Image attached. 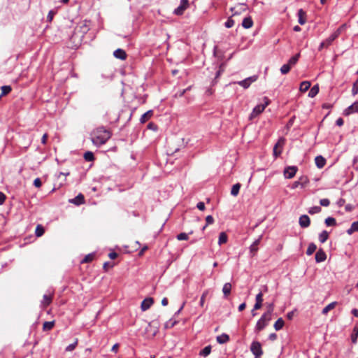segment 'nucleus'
I'll use <instances>...</instances> for the list:
<instances>
[{"instance_id": "6e6d98bb", "label": "nucleus", "mask_w": 358, "mask_h": 358, "mask_svg": "<svg viewBox=\"0 0 358 358\" xmlns=\"http://www.w3.org/2000/svg\"><path fill=\"white\" fill-rule=\"evenodd\" d=\"M320 204L322 206L327 207L330 204V201L328 199H320Z\"/></svg>"}, {"instance_id": "72a5a7b5", "label": "nucleus", "mask_w": 358, "mask_h": 358, "mask_svg": "<svg viewBox=\"0 0 358 358\" xmlns=\"http://www.w3.org/2000/svg\"><path fill=\"white\" fill-rule=\"evenodd\" d=\"M310 87V83L309 81H303L301 85L299 90L301 92H306Z\"/></svg>"}, {"instance_id": "052dcab7", "label": "nucleus", "mask_w": 358, "mask_h": 358, "mask_svg": "<svg viewBox=\"0 0 358 358\" xmlns=\"http://www.w3.org/2000/svg\"><path fill=\"white\" fill-rule=\"evenodd\" d=\"M255 301L262 302L263 301V294L262 292H259L256 295Z\"/></svg>"}, {"instance_id": "37998d69", "label": "nucleus", "mask_w": 358, "mask_h": 358, "mask_svg": "<svg viewBox=\"0 0 358 358\" xmlns=\"http://www.w3.org/2000/svg\"><path fill=\"white\" fill-rule=\"evenodd\" d=\"M324 222L327 226H336V219L332 217H328L327 218H326Z\"/></svg>"}, {"instance_id": "338daca9", "label": "nucleus", "mask_w": 358, "mask_h": 358, "mask_svg": "<svg viewBox=\"0 0 358 358\" xmlns=\"http://www.w3.org/2000/svg\"><path fill=\"white\" fill-rule=\"evenodd\" d=\"M48 137V134L45 133L43 134V136H42V138H41V143L43 144H44V145L46 144Z\"/></svg>"}, {"instance_id": "b1692460", "label": "nucleus", "mask_w": 358, "mask_h": 358, "mask_svg": "<svg viewBox=\"0 0 358 358\" xmlns=\"http://www.w3.org/2000/svg\"><path fill=\"white\" fill-rule=\"evenodd\" d=\"M153 115V111L152 110H148L146 113H145L140 119V121L141 123H145L148 120H150L152 116Z\"/></svg>"}, {"instance_id": "5701e85b", "label": "nucleus", "mask_w": 358, "mask_h": 358, "mask_svg": "<svg viewBox=\"0 0 358 358\" xmlns=\"http://www.w3.org/2000/svg\"><path fill=\"white\" fill-rule=\"evenodd\" d=\"M337 305V302L336 301H334V302H331L329 304H328L327 306H325L322 310V313L323 315H327V313L333 310Z\"/></svg>"}, {"instance_id": "0eeeda50", "label": "nucleus", "mask_w": 358, "mask_h": 358, "mask_svg": "<svg viewBox=\"0 0 358 358\" xmlns=\"http://www.w3.org/2000/svg\"><path fill=\"white\" fill-rule=\"evenodd\" d=\"M297 171L298 168L296 166H287L284 170V176L285 178L291 179L296 175Z\"/></svg>"}, {"instance_id": "2eb2a0df", "label": "nucleus", "mask_w": 358, "mask_h": 358, "mask_svg": "<svg viewBox=\"0 0 358 358\" xmlns=\"http://www.w3.org/2000/svg\"><path fill=\"white\" fill-rule=\"evenodd\" d=\"M69 202L76 206H79L85 203V197L81 193H80L75 198L69 199Z\"/></svg>"}, {"instance_id": "c9c22d12", "label": "nucleus", "mask_w": 358, "mask_h": 358, "mask_svg": "<svg viewBox=\"0 0 358 358\" xmlns=\"http://www.w3.org/2000/svg\"><path fill=\"white\" fill-rule=\"evenodd\" d=\"M54 325H55L54 321L45 322L43 325V331H50L54 327Z\"/></svg>"}, {"instance_id": "774afa93", "label": "nucleus", "mask_w": 358, "mask_h": 358, "mask_svg": "<svg viewBox=\"0 0 358 358\" xmlns=\"http://www.w3.org/2000/svg\"><path fill=\"white\" fill-rule=\"evenodd\" d=\"M108 257L111 259H115L117 257V254L115 252H110Z\"/></svg>"}, {"instance_id": "f704fd0d", "label": "nucleus", "mask_w": 358, "mask_h": 358, "mask_svg": "<svg viewBox=\"0 0 358 358\" xmlns=\"http://www.w3.org/2000/svg\"><path fill=\"white\" fill-rule=\"evenodd\" d=\"M227 236L226 233L221 232L219 235L218 244L220 245L226 243L227 242Z\"/></svg>"}, {"instance_id": "0e129e2a", "label": "nucleus", "mask_w": 358, "mask_h": 358, "mask_svg": "<svg viewBox=\"0 0 358 358\" xmlns=\"http://www.w3.org/2000/svg\"><path fill=\"white\" fill-rule=\"evenodd\" d=\"M196 207L199 210H203L205 209V204L203 202H199Z\"/></svg>"}, {"instance_id": "4d7b16f0", "label": "nucleus", "mask_w": 358, "mask_h": 358, "mask_svg": "<svg viewBox=\"0 0 358 358\" xmlns=\"http://www.w3.org/2000/svg\"><path fill=\"white\" fill-rule=\"evenodd\" d=\"M177 323L176 321H173L172 320H170L169 322H167L165 324V327L166 328H171L173 327H174L176 325V324Z\"/></svg>"}, {"instance_id": "f03ea898", "label": "nucleus", "mask_w": 358, "mask_h": 358, "mask_svg": "<svg viewBox=\"0 0 358 358\" xmlns=\"http://www.w3.org/2000/svg\"><path fill=\"white\" fill-rule=\"evenodd\" d=\"M269 103H270V100L268 99V98L266 96L264 97V103L258 104L253 108V110L250 115V118L252 119V118H255L257 116H258L260 113H262L266 107Z\"/></svg>"}, {"instance_id": "69168bd1", "label": "nucleus", "mask_w": 358, "mask_h": 358, "mask_svg": "<svg viewBox=\"0 0 358 358\" xmlns=\"http://www.w3.org/2000/svg\"><path fill=\"white\" fill-rule=\"evenodd\" d=\"M5 200L6 195L3 192H0V205H2L4 203Z\"/></svg>"}, {"instance_id": "7c9ffc66", "label": "nucleus", "mask_w": 358, "mask_h": 358, "mask_svg": "<svg viewBox=\"0 0 358 358\" xmlns=\"http://www.w3.org/2000/svg\"><path fill=\"white\" fill-rule=\"evenodd\" d=\"M328 238H329V233L325 230L322 231L319 234V241L322 243H324V242H326L327 241Z\"/></svg>"}, {"instance_id": "473e14b6", "label": "nucleus", "mask_w": 358, "mask_h": 358, "mask_svg": "<svg viewBox=\"0 0 358 358\" xmlns=\"http://www.w3.org/2000/svg\"><path fill=\"white\" fill-rule=\"evenodd\" d=\"M284 324H285V322H284V320H282V318H279L275 322L273 327L276 331H279L281 329H282Z\"/></svg>"}, {"instance_id": "dca6fc26", "label": "nucleus", "mask_w": 358, "mask_h": 358, "mask_svg": "<svg viewBox=\"0 0 358 358\" xmlns=\"http://www.w3.org/2000/svg\"><path fill=\"white\" fill-rule=\"evenodd\" d=\"M284 144V139L283 138H280L278 143L274 145L273 147V155L275 157H278L281 152H282V150H278V147H282V145Z\"/></svg>"}, {"instance_id": "a19ab883", "label": "nucleus", "mask_w": 358, "mask_h": 358, "mask_svg": "<svg viewBox=\"0 0 358 358\" xmlns=\"http://www.w3.org/2000/svg\"><path fill=\"white\" fill-rule=\"evenodd\" d=\"M267 310L264 313V314L271 317L272 313L274 310V304L273 303H266Z\"/></svg>"}, {"instance_id": "2f4dec72", "label": "nucleus", "mask_w": 358, "mask_h": 358, "mask_svg": "<svg viewBox=\"0 0 358 358\" xmlns=\"http://www.w3.org/2000/svg\"><path fill=\"white\" fill-rule=\"evenodd\" d=\"M317 250V246L315 243H311L308 245V247L306 250V255L310 256L313 255Z\"/></svg>"}, {"instance_id": "393cba45", "label": "nucleus", "mask_w": 358, "mask_h": 358, "mask_svg": "<svg viewBox=\"0 0 358 358\" xmlns=\"http://www.w3.org/2000/svg\"><path fill=\"white\" fill-rule=\"evenodd\" d=\"M300 57V53H297L295 55L292 56L287 63L291 68L294 66L297 62L299 61V59Z\"/></svg>"}, {"instance_id": "bb28decb", "label": "nucleus", "mask_w": 358, "mask_h": 358, "mask_svg": "<svg viewBox=\"0 0 358 358\" xmlns=\"http://www.w3.org/2000/svg\"><path fill=\"white\" fill-rule=\"evenodd\" d=\"M343 29V26L340 27L338 29H337L329 38V41L333 42L336 38L338 37V36L341 34V31Z\"/></svg>"}, {"instance_id": "a18cd8bd", "label": "nucleus", "mask_w": 358, "mask_h": 358, "mask_svg": "<svg viewBox=\"0 0 358 358\" xmlns=\"http://www.w3.org/2000/svg\"><path fill=\"white\" fill-rule=\"evenodd\" d=\"M1 96H5L10 92L11 87L9 85H3L1 87Z\"/></svg>"}, {"instance_id": "c756f323", "label": "nucleus", "mask_w": 358, "mask_h": 358, "mask_svg": "<svg viewBox=\"0 0 358 358\" xmlns=\"http://www.w3.org/2000/svg\"><path fill=\"white\" fill-rule=\"evenodd\" d=\"M241 187V185L240 183H236L234 185L231 189V194L234 196H236L239 193Z\"/></svg>"}, {"instance_id": "20e7f679", "label": "nucleus", "mask_w": 358, "mask_h": 358, "mask_svg": "<svg viewBox=\"0 0 358 358\" xmlns=\"http://www.w3.org/2000/svg\"><path fill=\"white\" fill-rule=\"evenodd\" d=\"M250 351L255 358H261L263 355L262 345L259 341H253L250 345Z\"/></svg>"}, {"instance_id": "423d86ee", "label": "nucleus", "mask_w": 358, "mask_h": 358, "mask_svg": "<svg viewBox=\"0 0 358 358\" xmlns=\"http://www.w3.org/2000/svg\"><path fill=\"white\" fill-rule=\"evenodd\" d=\"M309 183V179L306 176H301L298 180L293 182L292 185V189H296L298 187H301L302 188L305 187Z\"/></svg>"}, {"instance_id": "9b49d317", "label": "nucleus", "mask_w": 358, "mask_h": 358, "mask_svg": "<svg viewBox=\"0 0 358 358\" xmlns=\"http://www.w3.org/2000/svg\"><path fill=\"white\" fill-rule=\"evenodd\" d=\"M299 224L301 228H307L310 224V217L307 215H302L299 219Z\"/></svg>"}, {"instance_id": "6e6552de", "label": "nucleus", "mask_w": 358, "mask_h": 358, "mask_svg": "<svg viewBox=\"0 0 358 358\" xmlns=\"http://www.w3.org/2000/svg\"><path fill=\"white\" fill-rule=\"evenodd\" d=\"M188 0H180L179 6L174 10L173 13L177 15H182L184 11L188 8Z\"/></svg>"}, {"instance_id": "a878e982", "label": "nucleus", "mask_w": 358, "mask_h": 358, "mask_svg": "<svg viewBox=\"0 0 358 358\" xmlns=\"http://www.w3.org/2000/svg\"><path fill=\"white\" fill-rule=\"evenodd\" d=\"M298 21L300 24H303L306 23V13L302 9H299L298 10Z\"/></svg>"}, {"instance_id": "a211bd4d", "label": "nucleus", "mask_w": 358, "mask_h": 358, "mask_svg": "<svg viewBox=\"0 0 358 358\" xmlns=\"http://www.w3.org/2000/svg\"><path fill=\"white\" fill-rule=\"evenodd\" d=\"M315 162L317 168L322 169L326 164V159L321 155H318L315 158Z\"/></svg>"}, {"instance_id": "c85d7f7f", "label": "nucleus", "mask_w": 358, "mask_h": 358, "mask_svg": "<svg viewBox=\"0 0 358 358\" xmlns=\"http://www.w3.org/2000/svg\"><path fill=\"white\" fill-rule=\"evenodd\" d=\"M358 338V325H356L352 331V333L351 334V341L352 343L355 344L357 341Z\"/></svg>"}, {"instance_id": "7ed1b4c3", "label": "nucleus", "mask_w": 358, "mask_h": 358, "mask_svg": "<svg viewBox=\"0 0 358 358\" xmlns=\"http://www.w3.org/2000/svg\"><path fill=\"white\" fill-rule=\"evenodd\" d=\"M271 320V317L264 313L260 319L257 321L255 326V330L257 331L263 330L268 325Z\"/></svg>"}, {"instance_id": "ea45409f", "label": "nucleus", "mask_w": 358, "mask_h": 358, "mask_svg": "<svg viewBox=\"0 0 358 358\" xmlns=\"http://www.w3.org/2000/svg\"><path fill=\"white\" fill-rule=\"evenodd\" d=\"M94 257H95V255L94 253H90V254H88L87 255L84 259L81 261V263L82 264H84V263H89V262H91L93 261V259H94Z\"/></svg>"}, {"instance_id": "f8f14e48", "label": "nucleus", "mask_w": 358, "mask_h": 358, "mask_svg": "<svg viewBox=\"0 0 358 358\" xmlns=\"http://www.w3.org/2000/svg\"><path fill=\"white\" fill-rule=\"evenodd\" d=\"M153 303H154V300L152 298L148 297V298L145 299L141 303V310L143 311H145V310H148L151 307V306L153 304Z\"/></svg>"}, {"instance_id": "58836bf2", "label": "nucleus", "mask_w": 358, "mask_h": 358, "mask_svg": "<svg viewBox=\"0 0 358 358\" xmlns=\"http://www.w3.org/2000/svg\"><path fill=\"white\" fill-rule=\"evenodd\" d=\"M318 92H319V87L317 85H315L309 91L308 96L313 98V97L315 96L318 94Z\"/></svg>"}, {"instance_id": "bf43d9fd", "label": "nucleus", "mask_w": 358, "mask_h": 358, "mask_svg": "<svg viewBox=\"0 0 358 358\" xmlns=\"http://www.w3.org/2000/svg\"><path fill=\"white\" fill-rule=\"evenodd\" d=\"M55 14V12L54 10H50L48 14V16H47L48 21L51 22L53 19Z\"/></svg>"}, {"instance_id": "8fccbe9b", "label": "nucleus", "mask_w": 358, "mask_h": 358, "mask_svg": "<svg viewBox=\"0 0 358 358\" xmlns=\"http://www.w3.org/2000/svg\"><path fill=\"white\" fill-rule=\"evenodd\" d=\"M234 20L231 17H229L228 20L225 22L224 26L227 28H231L234 25Z\"/></svg>"}, {"instance_id": "4c0bfd02", "label": "nucleus", "mask_w": 358, "mask_h": 358, "mask_svg": "<svg viewBox=\"0 0 358 358\" xmlns=\"http://www.w3.org/2000/svg\"><path fill=\"white\" fill-rule=\"evenodd\" d=\"M45 232V229H44V227L41 225V224H38L36 226V230H35V234L37 237H40L41 236L43 235Z\"/></svg>"}, {"instance_id": "49530a36", "label": "nucleus", "mask_w": 358, "mask_h": 358, "mask_svg": "<svg viewBox=\"0 0 358 358\" xmlns=\"http://www.w3.org/2000/svg\"><path fill=\"white\" fill-rule=\"evenodd\" d=\"M292 68L287 64H283L280 68V72L282 74L285 75L288 73Z\"/></svg>"}, {"instance_id": "ddd939ff", "label": "nucleus", "mask_w": 358, "mask_h": 358, "mask_svg": "<svg viewBox=\"0 0 358 358\" xmlns=\"http://www.w3.org/2000/svg\"><path fill=\"white\" fill-rule=\"evenodd\" d=\"M327 259V255L322 249H319L315 254V261L317 263L322 262Z\"/></svg>"}, {"instance_id": "13d9d810", "label": "nucleus", "mask_w": 358, "mask_h": 358, "mask_svg": "<svg viewBox=\"0 0 358 358\" xmlns=\"http://www.w3.org/2000/svg\"><path fill=\"white\" fill-rule=\"evenodd\" d=\"M34 185L36 187H41V185H42V182L41 180V179L39 178H36L34 180Z\"/></svg>"}, {"instance_id": "4be33fe9", "label": "nucleus", "mask_w": 358, "mask_h": 358, "mask_svg": "<svg viewBox=\"0 0 358 358\" xmlns=\"http://www.w3.org/2000/svg\"><path fill=\"white\" fill-rule=\"evenodd\" d=\"M231 291V285L229 282H227L222 287V292L224 298H227Z\"/></svg>"}, {"instance_id": "5fc2aeb1", "label": "nucleus", "mask_w": 358, "mask_h": 358, "mask_svg": "<svg viewBox=\"0 0 358 358\" xmlns=\"http://www.w3.org/2000/svg\"><path fill=\"white\" fill-rule=\"evenodd\" d=\"M77 345H78V340L76 339L73 343L69 345L66 348V351H68V352L73 351L76 348Z\"/></svg>"}, {"instance_id": "6ab92c4d", "label": "nucleus", "mask_w": 358, "mask_h": 358, "mask_svg": "<svg viewBox=\"0 0 358 358\" xmlns=\"http://www.w3.org/2000/svg\"><path fill=\"white\" fill-rule=\"evenodd\" d=\"M216 341L220 344H224L229 341V336L227 334L224 333L220 336H217L216 338Z\"/></svg>"}, {"instance_id": "680f3d73", "label": "nucleus", "mask_w": 358, "mask_h": 358, "mask_svg": "<svg viewBox=\"0 0 358 358\" xmlns=\"http://www.w3.org/2000/svg\"><path fill=\"white\" fill-rule=\"evenodd\" d=\"M148 128L150 129H152L153 131L157 130V126L155 123H153V122H150L148 124Z\"/></svg>"}, {"instance_id": "de8ad7c7", "label": "nucleus", "mask_w": 358, "mask_h": 358, "mask_svg": "<svg viewBox=\"0 0 358 358\" xmlns=\"http://www.w3.org/2000/svg\"><path fill=\"white\" fill-rule=\"evenodd\" d=\"M331 43H332V42L329 41V39H328V38H327L325 41H322L320 43V46H319V50H321L324 48L329 47V45H331Z\"/></svg>"}, {"instance_id": "603ef678", "label": "nucleus", "mask_w": 358, "mask_h": 358, "mask_svg": "<svg viewBox=\"0 0 358 358\" xmlns=\"http://www.w3.org/2000/svg\"><path fill=\"white\" fill-rule=\"evenodd\" d=\"M206 224L203 227V230H204L206 229L207 225L211 224L213 223L214 219H213V216L212 215H208L206 217Z\"/></svg>"}, {"instance_id": "e2e57ef3", "label": "nucleus", "mask_w": 358, "mask_h": 358, "mask_svg": "<svg viewBox=\"0 0 358 358\" xmlns=\"http://www.w3.org/2000/svg\"><path fill=\"white\" fill-rule=\"evenodd\" d=\"M262 302L255 301L253 308H254V310H259L262 308Z\"/></svg>"}, {"instance_id": "cd10ccee", "label": "nucleus", "mask_w": 358, "mask_h": 358, "mask_svg": "<svg viewBox=\"0 0 358 358\" xmlns=\"http://www.w3.org/2000/svg\"><path fill=\"white\" fill-rule=\"evenodd\" d=\"M356 231H358V221L352 223L350 227L347 230V233L349 235H351Z\"/></svg>"}, {"instance_id": "1a4fd4ad", "label": "nucleus", "mask_w": 358, "mask_h": 358, "mask_svg": "<svg viewBox=\"0 0 358 358\" xmlns=\"http://www.w3.org/2000/svg\"><path fill=\"white\" fill-rule=\"evenodd\" d=\"M257 76H252L238 82V84L243 87L244 89H247L250 87L252 83L255 82L257 80Z\"/></svg>"}, {"instance_id": "864d4df0", "label": "nucleus", "mask_w": 358, "mask_h": 358, "mask_svg": "<svg viewBox=\"0 0 358 358\" xmlns=\"http://www.w3.org/2000/svg\"><path fill=\"white\" fill-rule=\"evenodd\" d=\"M358 93V79L354 83L352 89V94L353 96H355Z\"/></svg>"}, {"instance_id": "aec40b11", "label": "nucleus", "mask_w": 358, "mask_h": 358, "mask_svg": "<svg viewBox=\"0 0 358 358\" xmlns=\"http://www.w3.org/2000/svg\"><path fill=\"white\" fill-rule=\"evenodd\" d=\"M253 25V21L251 18V17H246L243 19V22H242V26L243 27H244L245 29H250L252 27Z\"/></svg>"}, {"instance_id": "39448f33", "label": "nucleus", "mask_w": 358, "mask_h": 358, "mask_svg": "<svg viewBox=\"0 0 358 358\" xmlns=\"http://www.w3.org/2000/svg\"><path fill=\"white\" fill-rule=\"evenodd\" d=\"M91 21L85 20L80 22L77 27V30L84 36L90 29Z\"/></svg>"}, {"instance_id": "412c9836", "label": "nucleus", "mask_w": 358, "mask_h": 358, "mask_svg": "<svg viewBox=\"0 0 358 358\" xmlns=\"http://www.w3.org/2000/svg\"><path fill=\"white\" fill-rule=\"evenodd\" d=\"M261 239H262V236H259V238L255 240L250 247V252H251V253L253 254V255L258 250V245L259 244Z\"/></svg>"}, {"instance_id": "f257e3e1", "label": "nucleus", "mask_w": 358, "mask_h": 358, "mask_svg": "<svg viewBox=\"0 0 358 358\" xmlns=\"http://www.w3.org/2000/svg\"><path fill=\"white\" fill-rule=\"evenodd\" d=\"M91 141L94 145L101 146L105 144L111 137L112 133L110 130L101 126L94 129L91 133Z\"/></svg>"}, {"instance_id": "c03bdc74", "label": "nucleus", "mask_w": 358, "mask_h": 358, "mask_svg": "<svg viewBox=\"0 0 358 358\" xmlns=\"http://www.w3.org/2000/svg\"><path fill=\"white\" fill-rule=\"evenodd\" d=\"M322 210V208L320 206H313L311 208H310L308 209V213H310V215H314V214H316V213H320Z\"/></svg>"}, {"instance_id": "e433bc0d", "label": "nucleus", "mask_w": 358, "mask_h": 358, "mask_svg": "<svg viewBox=\"0 0 358 358\" xmlns=\"http://www.w3.org/2000/svg\"><path fill=\"white\" fill-rule=\"evenodd\" d=\"M211 352V346L208 345L206 346L203 350H201L199 352V355L202 357H207L210 355Z\"/></svg>"}, {"instance_id": "4468645a", "label": "nucleus", "mask_w": 358, "mask_h": 358, "mask_svg": "<svg viewBox=\"0 0 358 358\" xmlns=\"http://www.w3.org/2000/svg\"><path fill=\"white\" fill-rule=\"evenodd\" d=\"M52 295L53 294L52 293L43 295V300L41 301V306L43 308H46L52 303Z\"/></svg>"}, {"instance_id": "09e8293b", "label": "nucleus", "mask_w": 358, "mask_h": 358, "mask_svg": "<svg viewBox=\"0 0 358 358\" xmlns=\"http://www.w3.org/2000/svg\"><path fill=\"white\" fill-rule=\"evenodd\" d=\"M209 294V290L208 289H206L205 290L201 296V299H200V301H199V305L203 307V305H204V303H205V299H206V297L207 296V295Z\"/></svg>"}, {"instance_id": "f3484780", "label": "nucleus", "mask_w": 358, "mask_h": 358, "mask_svg": "<svg viewBox=\"0 0 358 358\" xmlns=\"http://www.w3.org/2000/svg\"><path fill=\"white\" fill-rule=\"evenodd\" d=\"M113 55L115 57L120 59L121 60H124L127 58L126 52L120 48L117 49L114 51Z\"/></svg>"}, {"instance_id": "79ce46f5", "label": "nucleus", "mask_w": 358, "mask_h": 358, "mask_svg": "<svg viewBox=\"0 0 358 358\" xmlns=\"http://www.w3.org/2000/svg\"><path fill=\"white\" fill-rule=\"evenodd\" d=\"M84 159L87 162H92L94 159V156L92 152L87 151L84 154Z\"/></svg>"}, {"instance_id": "9d476101", "label": "nucleus", "mask_w": 358, "mask_h": 358, "mask_svg": "<svg viewBox=\"0 0 358 358\" xmlns=\"http://www.w3.org/2000/svg\"><path fill=\"white\" fill-rule=\"evenodd\" d=\"M355 113H358V101H355L351 106L345 108L343 111V115L348 116Z\"/></svg>"}, {"instance_id": "3c124183", "label": "nucleus", "mask_w": 358, "mask_h": 358, "mask_svg": "<svg viewBox=\"0 0 358 358\" xmlns=\"http://www.w3.org/2000/svg\"><path fill=\"white\" fill-rule=\"evenodd\" d=\"M188 238V235L186 233H180L177 235V239L178 241H187Z\"/></svg>"}]
</instances>
